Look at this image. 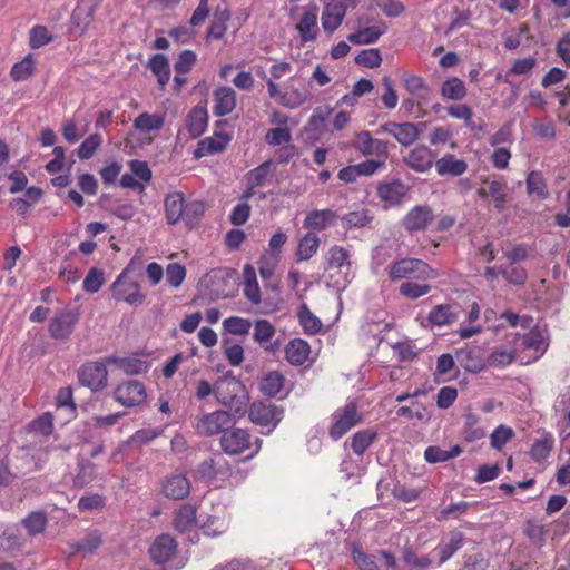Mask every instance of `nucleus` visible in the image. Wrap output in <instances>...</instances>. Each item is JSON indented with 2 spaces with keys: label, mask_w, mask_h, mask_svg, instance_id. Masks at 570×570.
<instances>
[{
  "label": "nucleus",
  "mask_w": 570,
  "mask_h": 570,
  "mask_svg": "<svg viewBox=\"0 0 570 570\" xmlns=\"http://www.w3.org/2000/svg\"><path fill=\"white\" fill-rule=\"evenodd\" d=\"M215 397L219 404L233 407L239 416L246 412L248 395L245 386L230 371L215 382Z\"/></svg>",
  "instance_id": "nucleus-1"
},
{
  "label": "nucleus",
  "mask_w": 570,
  "mask_h": 570,
  "mask_svg": "<svg viewBox=\"0 0 570 570\" xmlns=\"http://www.w3.org/2000/svg\"><path fill=\"white\" fill-rule=\"evenodd\" d=\"M362 421L363 415L358 411L357 403L351 401L344 406L336 409L331 415L328 435L332 440L337 441Z\"/></svg>",
  "instance_id": "nucleus-2"
},
{
  "label": "nucleus",
  "mask_w": 570,
  "mask_h": 570,
  "mask_svg": "<svg viewBox=\"0 0 570 570\" xmlns=\"http://www.w3.org/2000/svg\"><path fill=\"white\" fill-rule=\"evenodd\" d=\"M438 276L439 273L435 269L424 261L417 258H402L392 263L389 269V277L393 282L410 277L428 281L436 278Z\"/></svg>",
  "instance_id": "nucleus-3"
},
{
  "label": "nucleus",
  "mask_w": 570,
  "mask_h": 570,
  "mask_svg": "<svg viewBox=\"0 0 570 570\" xmlns=\"http://www.w3.org/2000/svg\"><path fill=\"white\" fill-rule=\"evenodd\" d=\"M235 415L224 410H216L197 416L194 428L202 436L223 435L224 431L235 425Z\"/></svg>",
  "instance_id": "nucleus-4"
},
{
  "label": "nucleus",
  "mask_w": 570,
  "mask_h": 570,
  "mask_svg": "<svg viewBox=\"0 0 570 570\" xmlns=\"http://www.w3.org/2000/svg\"><path fill=\"white\" fill-rule=\"evenodd\" d=\"M135 261L136 258H132L129 265L118 275L111 285V292L116 301H124L131 306H139L144 303L146 296L140 292L138 282L127 278V273L135 264Z\"/></svg>",
  "instance_id": "nucleus-5"
},
{
  "label": "nucleus",
  "mask_w": 570,
  "mask_h": 570,
  "mask_svg": "<svg viewBox=\"0 0 570 570\" xmlns=\"http://www.w3.org/2000/svg\"><path fill=\"white\" fill-rule=\"evenodd\" d=\"M284 410L273 403L262 401L253 402L249 405L248 417L250 422L261 428H266L267 433L272 432L283 420Z\"/></svg>",
  "instance_id": "nucleus-6"
},
{
  "label": "nucleus",
  "mask_w": 570,
  "mask_h": 570,
  "mask_svg": "<svg viewBox=\"0 0 570 570\" xmlns=\"http://www.w3.org/2000/svg\"><path fill=\"white\" fill-rule=\"evenodd\" d=\"M423 127H425V122L413 124L389 121L379 127L377 134H389L402 146L407 147L419 139L420 130Z\"/></svg>",
  "instance_id": "nucleus-7"
},
{
  "label": "nucleus",
  "mask_w": 570,
  "mask_h": 570,
  "mask_svg": "<svg viewBox=\"0 0 570 570\" xmlns=\"http://www.w3.org/2000/svg\"><path fill=\"white\" fill-rule=\"evenodd\" d=\"M114 397L126 407L138 406L144 403L147 397L146 387L138 380H129L115 389Z\"/></svg>",
  "instance_id": "nucleus-8"
},
{
  "label": "nucleus",
  "mask_w": 570,
  "mask_h": 570,
  "mask_svg": "<svg viewBox=\"0 0 570 570\" xmlns=\"http://www.w3.org/2000/svg\"><path fill=\"white\" fill-rule=\"evenodd\" d=\"M78 380L81 385L91 391H100L106 387L108 371L104 363L88 362L78 370Z\"/></svg>",
  "instance_id": "nucleus-9"
},
{
  "label": "nucleus",
  "mask_w": 570,
  "mask_h": 570,
  "mask_svg": "<svg viewBox=\"0 0 570 570\" xmlns=\"http://www.w3.org/2000/svg\"><path fill=\"white\" fill-rule=\"evenodd\" d=\"M252 435L245 429L228 428L220 436L222 450L229 455H237L250 448Z\"/></svg>",
  "instance_id": "nucleus-10"
},
{
  "label": "nucleus",
  "mask_w": 570,
  "mask_h": 570,
  "mask_svg": "<svg viewBox=\"0 0 570 570\" xmlns=\"http://www.w3.org/2000/svg\"><path fill=\"white\" fill-rule=\"evenodd\" d=\"M79 321L77 309L65 308L56 314L49 323V333L51 337L59 341H66L73 332L75 325Z\"/></svg>",
  "instance_id": "nucleus-11"
},
{
  "label": "nucleus",
  "mask_w": 570,
  "mask_h": 570,
  "mask_svg": "<svg viewBox=\"0 0 570 570\" xmlns=\"http://www.w3.org/2000/svg\"><path fill=\"white\" fill-rule=\"evenodd\" d=\"M352 145L364 156H374L381 159L387 157V142L373 138L367 130L357 132Z\"/></svg>",
  "instance_id": "nucleus-12"
},
{
  "label": "nucleus",
  "mask_w": 570,
  "mask_h": 570,
  "mask_svg": "<svg viewBox=\"0 0 570 570\" xmlns=\"http://www.w3.org/2000/svg\"><path fill=\"white\" fill-rule=\"evenodd\" d=\"M176 550V540L169 534H160L150 546L149 556L154 563L164 564L173 559Z\"/></svg>",
  "instance_id": "nucleus-13"
},
{
  "label": "nucleus",
  "mask_w": 570,
  "mask_h": 570,
  "mask_svg": "<svg viewBox=\"0 0 570 570\" xmlns=\"http://www.w3.org/2000/svg\"><path fill=\"white\" fill-rule=\"evenodd\" d=\"M433 219L434 215L431 207L416 205L405 215L402 224L407 232L414 233L426 229Z\"/></svg>",
  "instance_id": "nucleus-14"
},
{
  "label": "nucleus",
  "mask_w": 570,
  "mask_h": 570,
  "mask_svg": "<svg viewBox=\"0 0 570 570\" xmlns=\"http://www.w3.org/2000/svg\"><path fill=\"white\" fill-rule=\"evenodd\" d=\"M406 185L400 179L383 181L377 185V197L385 203L386 207L402 204L406 193Z\"/></svg>",
  "instance_id": "nucleus-15"
},
{
  "label": "nucleus",
  "mask_w": 570,
  "mask_h": 570,
  "mask_svg": "<svg viewBox=\"0 0 570 570\" xmlns=\"http://www.w3.org/2000/svg\"><path fill=\"white\" fill-rule=\"evenodd\" d=\"M352 263L350 253L342 246L334 245L328 249L326 257V269H337L344 283H350Z\"/></svg>",
  "instance_id": "nucleus-16"
},
{
  "label": "nucleus",
  "mask_w": 570,
  "mask_h": 570,
  "mask_svg": "<svg viewBox=\"0 0 570 570\" xmlns=\"http://www.w3.org/2000/svg\"><path fill=\"white\" fill-rule=\"evenodd\" d=\"M435 154L425 146H417L403 158L404 164L417 173H425L432 166Z\"/></svg>",
  "instance_id": "nucleus-17"
},
{
  "label": "nucleus",
  "mask_w": 570,
  "mask_h": 570,
  "mask_svg": "<svg viewBox=\"0 0 570 570\" xmlns=\"http://www.w3.org/2000/svg\"><path fill=\"white\" fill-rule=\"evenodd\" d=\"M214 115L217 117L229 115L236 107V92L230 87H219L213 92Z\"/></svg>",
  "instance_id": "nucleus-18"
},
{
  "label": "nucleus",
  "mask_w": 570,
  "mask_h": 570,
  "mask_svg": "<svg viewBox=\"0 0 570 570\" xmlns=\"http://www.w3.org/2000/svg\"><path fill=\"white\" fill-rule=\"evenodd\" d=\"M346 14V6L341 2H330L324 6L322 12V26L326 32L332 33L342 23Z\"/></svg>",
  "instance_id": "nucleus-19"
},
{
  "label": "nucleus",
  "mask_w": 570,
  "mask_h": 570,
  "mask_svg": "<svg viewBox=\"0 0 570 570\" xmlns=\"http://www.w3.org/2000/svg\"><path fill=\"white\" fill-rule=\"evenodd\" d=\"M317 11L316 6L311 7L302 14L299 22L296 24V30L303 42L313 41L317 37Z\"/></svg>",
  "instance_id": "nucleus-20"
},
{
  "label": "nucleus",
  "mask_w": 570,
  "mask_h": 570,
  "mask_svg": "<svg viewBox=\"0 0 570 570\" xmlns=\"http://www.w3.org/2000/svg\"><path fill=\"white\" fill-rule=\"evenodd\" d=\"M463 541L464 534L461 531H451L448 540L441 541L433 550L439 558V564L448 561L463 546Z\"/></svg>",
  "instance_id": "nucleus-21"
},
{
  "label": "nucleus",
  "mask_w": 570,
  "mask_h": 570,
  "mask_svg": "<svg viewBox=\"0 0 570 570\" xmlns=\"http://www.w3.org/2000/svg\"><path fill=\"white\" fill-rule=\"evenodd\" d=\"M208 125V114L205 107H194L186 118V129L190 138H198L203 135Z\"/></svg>",
  "instance_id": "nucleus-22"
},
{
  "label": "nucleus",
  "mask_w": 570,
  "mask_h": 570,
  "mask_svg": "<svg viewBox=\"0 0 570 570\" xmlns=\"http://www.w3.org/2000/svg\"><path fill=\"white\" fill-rule=\"evenodd\" d=\"M337 218L336 212L332 209H314L304 219V227L311 230H324L333 225Z\"/></svg>",
  "instance_id": "nucleus-23"
},
{
  "label": "nucleus",
  "mask_w": 570,
  "mask_h": 570,
  "mask_svg": "<svg viewBox=\"0 0 570 570\" xmlns=\"http://www.w3.org/2000/svg\"><path fill=\"white\" fill-rule=\"evenodd\" d=\"M189 492V480L181 474L168 478L163 485V493L167 499H186Z\"/></svg>",
  "instance_id": "nucleus-24"
},
{
  "label": "nucleus",
  "mask_w": 570,
  "mask_h": 570,
  "mask_svg": "<svg viewBox=\"0 0 570 570\" xmlns=\"http://www.w3.org/2000/svg\"><path fill=\"white\" fill-rule=\"evenodd\" d=\"M230 137L225 132H217L214 137H207L198 142L195 150V157L199 158L206 155L216 154L225 150Z\"/></svg>",
  "instance_id": "nucleus-25"
},
{
  "label": "nucleus",
  "mask_w": 570,
  "mask_h": 570,
  "mask_svg": "<svg viewBox=\"0 0 570 570\" xmlns=\"http://www.w3.org/2000/svg\"><path fill=\"white\" fill-rule=\"evenodd\" d=\"M459 312L456 305L440 304L435 305L428 315V321L434 326H444L454 323L458 320Z\"/></svg>",
  "instance_id": "nucleus-26"
},
{
  "label": "nucleus",
  "mask_w": 570,
  "mask_h": 570,
  "mask_svg": "<svg viewBox=\"0 0 570 570\" xmlns=\"http://www.w3.org/2000/svg\"><path fill=\"white\" fill-rule=\"evenodd\" d=\"M285 382V376L279 371H269L261 379L259 390L265 396L276 397L283 392Z\"/></svg>",
  "instance_id": "nucleus-27"
},
{
  "label": "nucleus",
  "mask_w": 570,
  "mask_h": 570,
  "mask_svg": "<svg viewBox=\"0 0 570 570\" xmlns=\"http://www.w3.org/2000/svg\"><path fill=\"white\" fill-rule=\"evenodd\" d=\"M435 169L440 176H461L468 169V164L456 159L454 155L448 154L435 161Z\"/></svg>",
  "instance_id": "nucleus-28"
},
{
  "label": "nucleus",
  "mask_w": 570,
  "mask_h": 570,
  "mask_svg": "<svg viewBox=\"0 0 570 570\" xmlns=\"http://www.w3.org/2000/svg\"><path fill=\"white\" fill-rule=\"evenodd\" d=\"M164 205L166 218L169 224L174 225L181 220L185 206V198L181 193L174 191L168 194Z\"/></svg>",
  "instance_id": "nucleus-29"
},
{
  "label": "nucleus",
  "mask_w": 570,
  "mask_h": 570,
  "mask_svg": "<svg viewBox=\"0 0 570 570\" xmlns=\"http://www.w3.org/2000/svg\"><path fill=\"white\" fill-rule=\"evenodd\" d=\"M174 527L181 533L194 530L197 527L195 507L191 504H184L174 518Z\"/></svg>",
  "instance_id": "nucleus-30"
},
{
  "label": "nucleus",
  "mask_w": 570,
  "mask_h": 570,
  "mask_svg": "<svg viewBox=\"0 0 570 570\" xmlns=\"http://www.w3.org/2000/svg\"><path fill=\"white\" fill-rule=\"evenodd\" d=\"M309 354V345L299 338H295L288 342L285 346L286 360L292 365H302L305 363Z\"/></svg>",
  "instance_id": "nucleus-31"
},
{
  "label": "nucleus",
  "mask_w": 570,
  "mask_h": 570,
  "mask_svg": "<svg viewBox=\"0 0 570 570\" xmlns=\"http://www.w3.org/2000/svg\"><path fill=\"white\" fill-rule=\"evenodd\" d=\"M230 13L226 8L219 6L215 9L213 20L207 30V37L212 39H222L227 30V22L229 21Z\"/></svg>",
  "instance_id": "nucleus-32"
},
{
  "label": "nucleus",
  "mask_w": 570,
  "mask_h": 570,
  "mask_svg": "<svg viewBox=\"0 0 570 570\" xmlns=\"http://www.w3.org/2000/svg\"><path fill=\"white\" fill-rule=\"evenodd\" d=\"M147 66L157 77L159 86L164 88L170 78V68L167 57L161 53H156L149 59Z\"/></svg>",
  "instance_id": "nucleus-33"
},
{
  "label": "nucleus",
  "mask_w": 570,
  "mask_h": 570,
  "mask_svg": "<svg viewBox=\"0 0 570 570\" xmlns=\"http://www.w3.org/2000/svg\"><path fill=\"white\" fill-rule=\"evenodd\" d=\"M273 176V163L272 160H266L254 169L249 170L245 175L246 184L254 185L256 187H262L266 185Z\"/></svg>",
  "instance_id": "nucleus-34"
},
{
  "label": "nucleus",
  "mask_w": 570,
  "mask_h": 570,
  "mask_svg": "<svg viewBox=\"0 0 570 570\" xmlns=\"http://www.w3.org/2000/svg\"><path fill=\"white\" fill-rule=\"evenodd\" d=\"M376 439V431L371 429L360 430L351 438V449L356 455H363Z\"/></svg>",
  "instance_id": "nucleus-35"
},
{
  "label": "nucleus",
  "mask_w": 570,
  "mask_h": 570,
  "mask_svg": "<svg viewBox=\"0 0 570 570\" xmlns=\"http://www.w3.org/2000/svg\"><path fill=\"white\" fill-rule=\"evenodd\" d=\"M462 435L466 442H474L484 438L485 431L480 426V416L472 412L464 415Z\"/></svg>",
  "instance_id": "nucleus-36"
},
{
  "label": "nucleus",
  "mask_w": 570,
  "mask_h": 570,
  "mask_svg": "<svg viewBox=\"0 0 570 570\" xmlns=\"http://www.w3.org/2000/svg\"><path fill=\"white\" fill-rule=\"evenodd\" d=\"M21 523L29 537H36L45 532L48 524L47 514L42 511H33L23 518Z\"/></svg>",
  "instance_id": "nucleus-37"
},
{
  "label": "nucleus",
  "mask_w": 570,
  "mask_h": 570,
  "mask_svg": "<svg viewBox=\"0 0 570 570\" xmlns=\"http://www.w3.org/2000/svg\"><path fill=\"white\" fill-rule=\"evenodd\" d=\"M441 95L445 99L462 100L466 97L468 90L460 78L452 77L442 82Z\"/></svg>",
  "instance_id": "nucleus-38"
},
{
  "label": "nucleus",
  "mask_w": 570,
  "mask_h": 570,
  "mask_svg": "<svg viewBox=\"0 0 570 570\" xmlns=\"http://www.w3.org/2000/svg\"><path fill=\"white\" fill-rule=\"evenodd\" d=\"M164 122L163 115L142 112L134 120V127L141 132L158 131L163 128Z\"/></svg>",
  "instance_id": "nucleus-39"
},
{
  "label": "nucleus",
  "mask_w": 570,
  "mask_h": 570,
  "mask_svg": "<svg viewBox=\"0 0 570 570\" xmlns=\"http://www.w3.org/2000/svg\"><path fill=\"white\" fill-rule=\"evenodd\" d=\"M320 243L321 240L316 234L307 233L298 243L296 259L298 262L308 261L318 250Z\"/></svg>",
  "instance_id": "nucleus-40"
},
{
  "label": "nucleus",
  "mask_w": 570,
  "mask_h": 570,
  "mask_svg": "<svg viewBox=\"0 0 570 570\" xmlns=\"http://www.w3.org/2000/svg\"><path fill=\"white\" fill-rule=\"evenodd\" d=\"M554 444V439L551 433H544L542 436L534 441L531 446L530 455L533 461L542 462L551 453Z\"/></svg>",
  "instance_id": "nucleus-41"
},
{
  "label": "nucleus",
  "mask_w": 570,
  "mask_h": 570,
  "mask_svg": "<svg viewBox=\"0 0 570 570\" xmlns=\"http://www.w3.org/2000/svg\"><path fill=\"white\" fill-rule=\"evenodd\" d=\"M297 317L305 333L313 335L321 331V320L311 312L306 304H302L298 307Z\"/></svg>",
  "instance_id": "nucleus-42"
},
{
  "label": "nucleus",
  "mask_w": 570,
  "mask_h": 570,
  "mask_svg": "<svg viewBox=\"0 0 570 570\" xmlns=\"http://www.w3.org/2000/svg\"><path fill=\"white\" fill-rule=\"evenodd\" d=\"M26 546V538L17 529H7L0 535V548L4 551L14 552Z\"/></svg>",
  "instance_id": "nucleus-43"
},
{
  "label": "nucleus",
  "mask_w": 570,
  "mask_h": 570,
  "mask_svg": "<svg viewBox=\"0 0 570 570\" xmlns=\"http://www.w3.org/2000/svg\"><path fill=\"white\" fill-rule=\"evenodd\" d=\"M402 560L411 570H428L432 566L428 554L419 556L412 548H404Z\"/></svg>",
  "instance_id": "nucleus-44"
},
{
  "label": "nucleus",
  "mask_w": 570,
  "mask_h": 570,
  "mask_svg": "<svg viewBox=\"0 0 570 570\" xmlns=\"http://www.w3.org/2000/svg\"><path fill=\"white\" fill-rule=\"evenodd\" d=\"M462 452L459 445H454L451 450H442L439 446L431 445L426 448L424 452V458L429 463H439L449 461L455 456H458Z\"/></svg>",
  "instance_id": "nucleus-45"
},
{
  "label": "nucleus",
  "mask_w": 570,
  "mask_h": 570,
  "mask_svg": "<svg viewBox=\"0 0 570 570\" xmlns=\"http://www.w3.org/2000/svg\"><path fill=\"white\" fill-rule=\"evenodd\" d=\"M206 205L202 200L185 202L184 215L181 222H184L189 228H191L197 220L204 215Z\"/></svg>",
  "instance_id": "nucleus-46"
},
{
  "label": "nucleus",
  "mask_w": 570,
  "mask_h": 570,
  "mask_svg": "<svg viewBox=\"0 0 570 570\" xmlns=\"http://www.w3.org/2000/svg\"><path fill=\"white\" fill-rule=\"evenodd\" d=\"M499 273L504 277L507 282L513 285H523L528 278L525 269L515 264L500 266Z\"/></svg>",
  "instance_id": "nucleus-47"
},
{
  "label": "nucleus",
  "mask_w": 570,
  "mask_h": 570,
  "mask_svg": "<svg viewBox=\"0 0 570 570\" xmlns=\"http://www.w3.org/2000/svg\"><path fill=\"white\" fill-rule=\"evenodd\" d=\"M527 191L529 195H537L539 198H546L548 195L547 184L541 173L531 171L527 177Z\"/></svg>",
  "instance_id": "nucleus-48"
},
{
  "label": "nucleus",
  "mask_w": 570,
  "mask_h": 570,
  "mask_svg": "<svg viewBox=\"0 0 570 570\" xmlns=\"http://www.w3.org/2000/svg\"><path fill=\"white\" fill-rule=\"evenodd\" d=\"M102 138L99 134H92L87 137L76 150L77 156L81 160L90 159L95 151L100 147Z\"/></svg>",
  "instance_id": "nucleus-49"
},
{
  "label": "nucleus",
  "mask_w": 570,
  "mask_h": 570,
  "mask_svg": "<svg viewBox=\"0 0 570 570\" xmlns=\"http://www.w3.org/2000/svg\"><path fill=\"white\" fill-rule=\"evenodd\" d=\"M515 353L507 347H497L488 357V364L492 367H504L513 362Z\"/></svg>",
  "instance_id": "nucleus-50"
},
{
  "label": "nucleus",
  "mask_w": 570,
  "mask_h": 570,
  "mask_svg": "<svg viewBox=\"0 0 570 570\" xmlns=\"http://www.w3.org/2000/svg\"><path fill=\"white\" fill-rule=\"evenodd\" d=\"M308 99L309 95L307 91L291 87L289 91L284 92V96L281 97V105L294 109L305 104Z\"/></svg>",
  "instance_id": "nucleus-51"
},
{
  "label": "nucleus",
  "mask_w": 570,
  "mask_h": 570,
  "mask_svg": "<svg viewBox=\"0 0 570 570\" xmlns=\"http://www.w3.org/2000/svg\"><path fill=\"white\" fill-rule=\"evenodd\" d=\"M430 285L410 281L402 283L399 287L400 294L409 299H417L430 293Z\"/></svg>",
  "instance_id": "nucleus-52"
},
{
  "label": "nucleus",
  "mask_w": 570,
  "mask_h": 570,
  "mask_svg": "<svg viewBox=\"0 0 570 570\" xmlns=\"http://www.w3.org/2000/svg\"><path fill=\"white\" fill-rule=\"evenodd\" d=\"M488 194L494 202V208L498 212H502L507 202L505 186L499 180H491L487 183Z\"/></svg>",
  "instance_id": "nucleus-53"
},
{
  "label": "nucleus",
  "mask_w": 570,
  "mask_h": 570,
  "mask_svg": "<svg viewBox=\"0 0 570 570\" xmlns=\"http://www.w3.org/2000/svg\"><path fill=\"white\" fill-rule=\"evenodd\" d=\"M223 326H224L225 331L230 334L246 335L249 333L252 323L249 320H246L243 317L230 316V317L224 320Z\"/></svg>",
  "instance_id": "nucleus-54"
},
{
  "label": "nucleus",
  "mask_w": 570,
  "mask_h": 570,
  "mask_svg": "<svg viewBox=\"0 0 570 570\" xmlns=\"http://www.w3.org/2000/svg\"><path fill=\"white\" fill-rule=\"evenodd\" d=\"M105 283L104 272L101 269H98L96 267H92L89 269L88 274L86 275L82 288L85 292L94 294L97 293L101 286Z\"/></svg>",
  "instance_id": "nucleus-55"
},
{
  "label": "nucleus",
  "mask_w": 570,
  "mask_h": 570,
  "mask_svg": "<svg viewBox=\"0 0 570 570\" xmlns=\"http://www.w3.org/2000/svg\"><path fill=\"white\" fill-rule=\"evenodd\" d=\"M372 216L367 209H362L358 212H350L345 216L342 217L343 224L347 228L354 227H364L372 222Z\"/></svg>",
  "instance_id": "nucleus-56"
},
{
  "label": "nucleus",
  "mask_w": 570,
  "mask_h": 570,
  "mask_svg": "<svg viewBox=\"0 0 570 570\" xmlns=\"http://www.w3.org/2000/svg\"><path fill=\"white\" fill-rule=\"evenodd\" d=\"M275 335V328L267 320H259L255 323L254 341L261 345L268 343Z\"/></svg>",
  "instance_id": "nucleus-57"
},
{
  "label": "nucleus",
  "mask_w": 570,
  "mask_h": 570,
  "mask_svg": "<svg viewBox=\"0 0 570 570\" xmlns=\"http://www.w3.org/2000/svg\"><path fill=\"white\" fill-rule=\"evenodd\" d=\"M513 436L514 432L511 428L499 425L490 435L491 446L501 450Z\"/></svg>",
  "instance_id": "nucleus-58"
},
{
  "label": "nucleus",
  "mask_w": 570,
  "mask_h": 570,
  "mask_svg": "<svg viewBox=\"0 0 570 570\" xmlns=\"http://www.w3.org/2000/svg\"><path fill=\"white\" fill-rule=\"evenodd\" d=\"M355 62L367 68H376L382 62V56L377 48L365 49L357 53Z\"/></svg>",
  "instance_id": "nucleus-59"
},
{
  "label": "nucleus",
  "mask_w": 570,
  "mask_h": 570,
  "mask_svg": "<svg viewBox=\"0 0 570 570\" xmlns=\"http://www.w3.org/2000/svg\"><path fill=\"white\" fill-rule=\"evenodd\" d=\"M120 368L129 375H137L146 373L149 364L147 361L137 357H124L120 361Z\"/></svg>",
  "instance_id": "nucleus-60"
},
{
  "label": "nucleus",
  "mask_w": 570,
  "mask_h": 570,
  "mask_svg": "<svg viewBox=\"0 0 570 570\" xmlns=\"http://www.w3.org/2000/svg\"><path fill=\"white\" fill-rule=\"evenodd\" d=\"M33 73L32 59L27 57L19 62H16L11 68L10 76L14 81L26 80Z\"/></svg>",
  "instance_id": "nucleus-61"
},
{
  "label": "nucleus",
  "mask_w": 570,
  "mask_h": 570,
  "mask_svg": "<svg viewBox=\"0 0 570 570\" xmlns=\"http://www.w3.org/2000/svg\"><path fill=\"white\" fill-rule=\"evenodd\" d=\"M52 40L49 30L45 26H36L30 30L29 45L33 49H38Z\"/></svg>",
  "instance_id": "nucleus-62"
},
{
  "label": "nucleus",
  "mask_w": 570,
  "mask_h": 570,
  "mask_svg": "<svg viewBox=\"0 0 570 570\" xmlns=\"http://www.w3.org/2000/svg\"><path fill=\"white\" fill-rule=\"evenodd\" d=\"M100 0H80L73 10V19L89 21Z\"/></svg>",
  "instance_id": "nucleus-63"
},
{
  "label": "nucleus",
  "mask_w": 570,
  "mask_h": 570,
  "mask_svg": "<svg viewBox=\"0 0 570 570\" xmlns=\"http://www.w3.org/2000/svg\"><path fill=\"white\" fill-rule=\"evenodd\" d=\"M186 277V268L179 263H170L166 267V279L173 287H179Z\"/></svg>",
  "instance_id": "nucleus-64"
}]
</instances>
